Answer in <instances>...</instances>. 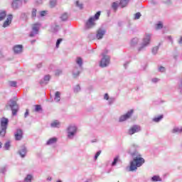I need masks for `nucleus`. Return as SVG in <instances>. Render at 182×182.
<instances>
[{
	"instance_id": "obj_1",
	"label": "nucleus",
	"mask_w": 182,
	"mask_h": 182,
	"mask_svg": "<svg viewBox=\"0 0 182 182\" xmlns=\"http://www.w3.org/2000/svg\"><path fill=\"white\" fill-rule=\"evenodd\" d=\"M144 163V159L140 157V156H136L132 162H131L130 165V170L131 171H134V170H136L137 167H140L141 164Z\"/></svg>"
},
{
	"instance_id": "obj_2",
	"label": "nucleus",
	"mask_w": 182,
	"mask_h": 182,
	"mask_svg": "<svg viewBox=\"0 0 182 182\" xmlns=\"http://www.w3.org/2000/svg\"><path fill=\"white\" fill-rule=\"evenodd\" d=\"M100 16V11H98L95 15V18L90 17L86 23V25H85L86 28L87 29H89L90 28H93V26H95L96 25V23H95V21H97V19H99Z\"/></svg>"
},
{
	"instance_id": "obj_3",
	"label": "nucleus",
	"mask_w": 182,
	"mask_h": 182,
	"mask_svg": "<svg viewBox=\"0 0 182 182\" xmlns=\"http://www.w3.org/2000/svg\"><path fill=\"white\" fill-rule=\"evenodd\" d=\"M9 120L8 119L3 117L1 120V130L0 131V136H5V134L6 133V127L8 126Z\"/></svg>"
},
{
	"instance_id": "obj_4",
	"label": "nucleus",
	"mask_w": 182,
	"mask_h": 182,
	"mask_svg": "<svg viewBox=\"0 0 182 182\" xmlns=\"http://www.w3.org/2000/svg\"><path fill=\"white\" fill-rule=\"evenodd\" d=\"M7 105L10 106L12 110L13 116H15L16 113H18V109H19L18 105L16 104V102L11 100Z\"/></svg>"
},
{
	"instance_id": "obj_5",
	"label": "nucleus",
	"mask_w": 182,
	"mask_h": 182,
	"mask_svg": "<svg viewBox=\"0 0 182 182\" xmlns=\"http://www.w3.org/2000/svg\"><path fill=\"white\" fill-rule=\"evenodd\" d=\"M110 62V58L109 55H105V53H102V58L100 61V65L101 68H106L107 65H109Z\"/></svg>"
},
{
	"instance_id": "obj_6",
	"label": "nucleus",
	"mask_w": 182,
	"mask_h": 182,
	"mask_svg": "<svg viewBox=\"0 0 182 182\" xmlns=\"http://www.w3.org/2000/svg\"><path fill=\"white\" fill-rule=\"evenodd\" d=\"M151 38V36L150 34H146L145 37L144 38L142 46L141 48H139V50H141L143 48H146V46H148L149 43H150V38Z\"/></svg>"
},
{
	"instance_id": "obj_7",
	"label": "nucleus",
	"mask_w": 182,
	"mask_h": 182,
	"mask_svg": "<svg viewBox=\"0 0 182 182\" xmlns=\"http://www.w3.org/2000/svg\"><path fill=\"white\" fill-rule=\"evenodd\" d=\"M68 137L69 139H72L73 136H75V134L76 133L77 128L75 126H70L68 127Z\"/></svg>"
},
{
	"instance_id": "obj_8",
	"label": "nucleus",
	"mask_w": 182,
	"mask_h": 182,
	"mask_svg": "<svg viewBox=\"0 0 182 182\" xmlns=\"http://www.w3.org/2000/svg\"><path fill=\"white\" fill-rule=\"evenodd\" d=\"M39 28H41V24L39 23H35L33 25V31L30 33V36L33 37L35 36L38 33V31H39Z\"/></svg>"
},
{
	"instance_id": "obj_9",
	"label": "nucleus",
	"mask_w": 182,
	"mask_h": 182,
	"mask_svg": "<svg viewBox=\"0 0 182 182\" xmlns=\"http://www.w3.org/2000/svg\"><path fill=\"white\" fill-rule=\"evenodd\" d=\"M141 129L138 125L133 126L129 130V134H134V133H137L138 132H140Z\"/></svg>"
},
{
	"instance_id": "obj_10",
	"label": "nucleus",
	"mask_w": 182,
	"mask_h": 182,
	"mask_svg": "<svg viewBox=\"0 0 182 182\" xmlns=\"http://www.w3.org/2000/svg\"><path fill=\"white\" fill-rule=\"evenodd\" d=\"M132 114H133V109L129 111L126 114L122 115L119 118V122H124V120H127V119H129Z\"/></svg>"
},
{
	"instance_id": "obj_11",
	"label": "nucleus",
	"mask_w": 182,
	"mask_h": 182,
	"mask_svg": "<svg viewBox=\"0 0 182 182\" xmlns=\"http://www.w3.org/2000/svg\"><path fill=\"white\" fill-rule=\"evenodd\" d=\"M22 6V1L21 0H16L14 1L12 3V7L14 8V9H18V8H19V6Z\"/></svg>"
},
{
	"instance_id": "obj_12",
	"label": "nucleus",
	"mask_w": 182,
	"mask_h": 182,
	"mask_svg": "<svg viewBox=\"0 0 182 182\" xmlns=\"http://www.w3.org/2000/svg\"><path fill=\"white\" fill-rule=\"evenodd\" d=\"M106 31L105 29L100 28L97 32V38L102 39Z\"/></svg>"
},
{
	"instance_id": "obj_13",
	"label": "nucleus",
	"mask_w": 182,
	"mask_h": 182,
	"mask_svg": "<svg viewBox=\"0 0 182 182\" xmlns=\"http://www.w3.org/2000/svg\"><path fill=\"white\" fill-rule=\"evenodd\" d=\"M23 133L21 129H17L16 132L15 133V138L16 140H21L22 139Z\"/></svg>"
},
{
	"instance_id": "obj_14",
	"label": "nucleus",
	"mask_w": 182,
	"mask_h": 182,
	"mask_svg": "<svg viewBox=\"0 0 182 182\" xmlns=\"http://www.w3.org/2000/svg\"><path fill=\"white\" fill-rule=\"evenodd\" d=\"M12 22V15H9L6 19V21L4 23L3 27L6 28V26H9V24Z\"/></svg>"
},
{
	"instance_id": "obj_15",
	"label": "nucleus",
	"mask_w": 182,
	"mask_h": 182,
	"mask_svg": "<svg viewBox=\"0 0 182 182\" xmlns=\"http://www.w3.org/2000/svg\"><path fill=\"white\" fill-rule=\"evenodd\" d=\"M14 51L15 53H21L22 52V45H18L14 46Z\"/></svg>"
},
{
	"instance_id": "obj_16",
	"label": "nucleus",
	"mask_w": 182,
	"mask_h": 182,
	"mask_svg": "<svg viewBox=\"0 0 182 182\" xmlns=\"http://www.w3.org/2000/svg\"><path fill=\"white\" fill-rule=\"evenodd\" d=\"M127 4H129V0H121L119 3L122 8H124V6L127 5Z\"/></svg>"
},
{
	"instance_id": "obj_17",
	"label": "nucleus",
	"mask_w": 182,
	"mask_h": 182,
	"mask_svg": "<svg viewBox=\"0 0 182 182\" xmlns=\"http://www.w3.org/2000/svg\"><path fill=\"white\" fill-rule=\"evenodd\" d=\"M54 100L55 102H60V92H55V97Z\"/></svg>"
},
{
	"instance_id": "obj_18",
	"label": "nucleus",
	"mask_w": 182,
	"mask_h": 182,
	"mask_svg": "<svg viewBox=\"0 0 182 182\" xmlns=\"http://www.w3.org/2000/svg\"><path fill=\"white\" fill-rule=\"evenodd\" d=\"M58 141V139L56 138H51L47 141V144H53V143H56Z\"/></svg>"
},
{
	"instance_id": "obj_19",
	"label": "nucleus",
	"mask_w": 182,
	"mask_h": 182,
	"mask_svg": "<svg viewBox=\"0 0 182 182\" xmlns=\"http://www.w3.org/2000/svg\"><path fill=\"white\" fill-rule=\"evenodd\" d=\"M6 16V12L2 11L0 13V21H4Z\"/></svg>"
},
{
	"instance_id": "obj_20",
	"label": "nucleus",
	"mask_w": 182,
	"mask_h": 182,
	"mask_svg": "<svg viewBox=\"0 0 182 182\" xmlns=\"http://www.w3.org/2000/svg\"><path fill=\"white\" fill-rule=\"evenodd\" d=\"M76 63L79 65V66H82V64L83 63V60L80 57H77L76 59Z\"/></svg>"
},
{
	"instance_id": "obj_21",
	"label": "nucleus",
	"mask_w": 182,
	"mask_h": 182,
	"mask_svg": "<svg viewBox=\"0 0 182 182\" xmlns=\"http://www.w3.org/2000/svg\"><path fill=\"white\" fill-rule=\"evenodd\" d=\"M137 42H139L137 38H133L131 41V46H136V45H137Z\"/></svg>"
},
{
	"instance_id": "obj_22",
	"label": "nucleus",
	"mask_w": 182,
	"mask_h": 182,
	"mask_svg": "<svg viewBox=\"0 0 182 182\" xmlns=\"http://www.w3.org/2000/svg\"><path fill=\"white\" fill-rule=\"evenodd\" d=\"M59 126H60V124L58 121H54L51 123V127H59Z\"/></svg>"
},
{
	"instance_id": "obj_23",
	"label": "nucleus",
	"mask_w": 182,
	"mask_h": 182,
	"mask_svg": "<svg viewBox=\"0 0 182 182\" xmlns=\"http://www.w3.org/2000/svg\"><path fill=\"white\" fill-rule=\"evenodd\" d=\"M20 156L23 157L26 154V148H23L21 151H19Z\"/></svg>"
},
{
	"instance_id": "obj_24",
	"label": "nucleus",
	"mask_w": 182,
	"mask_h": 182,
	"mask_svg": "<svg viewBox=\"0 0 182 182\" xmlns=\"http://www.w3.org/2000/svg\"><path fill=\"white\" fill-rule=\"evenodd\" d=\"M152 181H161V178L159 176H154L151 178Z\"/></svg>"
},
{
	"instance_id": "obj_25",
	"label": "nucleus",
	"mask_w": 182,
	"mask_h": 182,
	"mask_svg": "<svg viewBox=\"0 0 182 182\" xmlns=\"http://www.w3.org/2000/svg\"><path fill=\"white\" fill-rule=\"evenodd\" d=\"M121 162L122 161H120V159H119V156H117L114 159V161L112 162V166H116V164H117V162Z\"/></svg>"
},
{
	"instance_id": "obj_26",
	"label": "nucleus",
	"mask_w": 182,
	"mask_h": 182,
	"mask_svg": "<svg viewBox=\"0 0 182 182\" xmlns=\"http://www.w3.org/2000/svg\"><path fill=\"white\" fill-rule=\"evenodd\" d=\"M181 132H182V127H181L180 129L176 127L173 129V133H181Z\"/></svg>"
},
{
	"instance_id": "obj_27",
	"label": "nucleus",
	"mask_w": 182,
	"mask_h": 182,
	"mask_svg": "<svg viewBox=\"0 0 182 182\" xmlns=\"http://www.w3.org/2000/svg\"><path fill=\"white\" fill-rule=\"evenodd\" d=\"M68 18V14H63L62 16H61V19L63 21H66Z\"/></svg>"
},
{
	"instance_id": "obj_28",
	"label": "nucleus",
	"mask_w": 182,
	"mask_h": 182,
	"mask_svg": "<svg viewBox=\"0 0 182 182\" xmlns=\"http://www.w3.org/2000/svg\"><path fill=\"white\" fill-rule=\"evenodd\" d=\"M163 119V115H160L158 117H155L154 119V122H158L159 121Z\"/></svg>"
},
{
	"instance_id": "obj_29",
	"label": "nucleus",
	"mask_w": 182,
	"mask_h": 182,
	"mask_svg": "<svg viewBox=\"0 0 182 182\" xmlns=\"http://www.w3.org/2000/svg\"><path fill=\"white\" fill-rule=\"evenodd\" d=\"M163 28V23L159 22L158 24H156V29H161Z\"/></svg>"
},
{
	"instance_id": "obj_30",
	"label": "nucleus",
	"mask_w": 182,
	"mask_h": 182,
	"mask_svg": "<svg viewBox=\"0 0 182 182\" xmlns=\"http://www.w3.org/2000/svg\"><path fill=\"white\" fill-rule=\"evenodd\" d=\"M6 150H9V147H11V143L9 141L6 142L4 145Z\"/></svg>"
},
{
	"instance_id": "obj_31",
	"label": "nucleus",
	"mask_w": 182,
	"mask_h": 182,
	"mask_svg": "<svg viewBox=\"0 0 182 182\" xmlns=\"http://www.w3.org/2000/svg\"><path fill=\"white\" fill-rule=\"evenodd\" d=\"M9 85H10V86H11L12 87H16V82H15V81H11V82H9Z\"/></svg>"
},
{
	"instance_id": "obj_32",
	"label": "nucleus",
	"mask_w": 182,
	"mask_h": 182,
	"mask_svg": "<svg viewBox=\"0 0 182 182\" xmlns=\"http://www.w3.org/2000/svg\"><path fill=\"white\" fill-rule=\"evenodd\" d=\"M48 14V11H43L40 12V15L41 16H46Z\"/></svg>"
},
{
	"instance_id": "obj_33",
	"label": "nucleus",
	"mask_w": 182,
	"mask_h": 182,
	"mask_svg": "<svg viewBox=\"0 0 182 182\" xmlns=\"http://www.w3.org/2000/svg\"><path fill=\"white\" fill-rule=\"evenodd\" d=\"M31 16L35 18L36 16V9H33L31 13Z\"/></svg>"
},
{
	"instance_id": "obj_34",
	"label": "nucleus",
	"mask_w": 182,
	"mask_h": 182,
	"mask_svg": "<svg viewBox=\"0 0 182 182\" xmlns=\"http://www.w3.org/2000/svg\"><path fill=\"white\" fill-rule=\"evenodd\" d=\"M157 50H159V47H154L152 49V53H154V55H156V53H157Z\"/></svg>"
},
{
	"instance_id": "obj_35",
	"label": "nucleus",
	"mask_w": 182,
	"mask_h": 182,
	"mask_svg": "<svg viewBox=\"0 0 182 182\" xmlns=\"http://www.w3.org/2000/svg\"><path fill=\"white\" fill-rule=\"evenodd\" d=\"M40 110H42V107L41 105H36V112H40Z\"/></svg>"
},
{
	"instance_id": "obj_36",
	"label": "nucleus",
	"mask_w": 182,
	"mask_h": 182,
	"mask_svg": "<svg viewBox=\"0 0 182 182\" xmlns=\"http://www.w3.org/2000/svg\"><path fill=\"white\" fill-rule=\"evenodd\" d=\"M76 5H77V6H78V8H80V9H82V8H83V4H79V1H77V2H76Z\"/></svg>"
},
{
	"instance_id": "obj_37",
	"label": "nucleus",
	"mask_w": 182,
	"mask_h": 182,
	"mask_svg": "<svg viewBox=\"0 0 182 182\" xmlns=\"http://www.w3.org/2000/svg\"><path fill=\"white\" fill-rule=\"evenodd\" d=\"M60 42H62V38H59V39L57 41V43H56V48H59V45H60Z\"/></svg>"
},
{
	"instance_id": "obj_38",
	"label": "nucleus",
	"mask_w": 182,
	"mask_h": 182,
	"mask_svg": "<svg viewBox=\"0 0 182 182\" xmlns=\"http://www.w3.org/2000/svg\"><path fill=\"white\" fill-rule=\"evenodd\" d=\"M101 153H102V151H99L97 152V154H95V160H97V157H99V156H100Z\"/></svg>"
},
{
	"instance_id": "obj_39",
	"label": "nucleus",
	"mask_w": 182,
	"mask_h": 182,
	"mask_svg": "<svg viewBox=\"0 0 182 182\" xmlns=\"http://www.w3.org/2000/svg\"><path fill=\"white\" fill-rule=\"evenodd\" d=\"M140 16H141V14L140 13H136L135 14V19H139L140 18Z\"/></svg>"
},
{
	"instance_id": "obj_40",
	"label": "nucleus",
	"mask_w": 182,
	"mask_h": 182,
	"mask_svg": "<svg viewBox=\"0 0 182 182\" xmlns=\"http://www.w3.org/2000/svg\"><path fill=\"white\" fill-rule=\"evenodd\" d=\"M50 79V76H49V75H46V76L44 77V80H45L46 82L49 81Z\"/></svg>"
},
{
	"instance_id": "obj_41",
	"label": "nucleus",
	"mask_w": 182,
	"mask_h": 182,
	"mask_svg": "<svg viewBox=\"0 0 182 182\" xmlns=\"http://www.w3.org/2000/svg\"><path fill=\"white\" fill-rule=\"evenodd\" d=\"M50 6H55V5H56V1H51L50 2Z\"/></svg>"
},
{
	"instance_id": "obj_42",
	"label": "nucleus",
	"mask_w": 182,
	"mask_h": 182,
	"mask_svg": "<svg viewBox=\"0 0 182 182\" xmlns=\"http://www.w3.org/2000/svg\"><path fill=\"white\" fill-rule=\"evenodd\" d=\"M80 90V87L79 85H77L74 89V92H79Z\"/></svg>"
},
{
	"instance_id": "obj_43",
	"label": "nucleus",
	"mask_w": 182,
	"mask_h": 182,
	"mask_svg": "<svg viewBox=\"0 0 182 182\" xmlns=\"http://www.w3.org/2000/svg\"><path fill=\"white\" fill-rule=\"evenodd\" d=\"M112 8H113V9H117V3L114 2L112 4Z\"/></svg>"
},
{
	"instance_id": "obj_44",
	"label": "nucleus",
	"mask_w": 182,
	"mask_h": 182,
	"mask_svg": "<svg viewBox=\"0 0 182 182\" xmlns=\"http://www.w3.org/2000/svg\"><path fill=\"white\" fill-rule=\"evenodd\" d=\"M73 75H74V76H77V75H79V71H77V72L76 73V70H73Z\"/></svg>"
},
{
	"instance_id": "obj_45",
	"label": "nucleus",
	"mask_w": 182,
	"mask_h": 182,
	"mask_svg": "<svg viewBox=\"0 0 182 182\" xmlns=\"http://www.w3.org/2000/svg\"><path fill=\"white\" fill-rule=\"evenodd\" d=\"M165 70H166V68L164 67L159 68V71L160 72H164Z\"/></svg>"
},
{
	"instance_id": "obj_46",
	"label": "nucleus",
	"mask_w": 182,
	"mask_h": 182,
	"mask_svg": "<svg viewBox=\"0 0 182 182\" xmlns=\"http://www.w3.org/2000/svg\"><path fill=\"white\" fill-rule=\"evenodd\" d=\"M152 82H154V83H156V82H159V79L154 78V79H152Z\"/></svg>"
},
{
	"instance_id": "obj_47",
	"label": "nucleus",
	"mask_w": 182,
	"mask_h": 182,
	"mask_svg": "<svg viewBox=\"0 0 182 182\" xmlns=\"http://www.w3.org/2000/svg\"><path fill=\"white\" fill-rule=\"evenodd\" d=\"M105 100H109V95L105 94Z\"/></svg>"
},
{
	"instance_id": "obj_48",
	"label": "nucleus",
	"mask_w": 182,
	"mask_h": 182,
	"mask_svg": "<svg viewBox=\"0 0 182 182\" xmlns=\"http://www.w3.org/2000/svg\"><path fill=\"white\" fill-rule=\"evenodd\" d=\"M28 114H29V111H28V109H27L24 114L25 117H26L28 116Z\"/></svg>"
},
{
	"instance_id": "obj_49",
	"label": "nucleus",
	"mask_w": 182,
	"mask_h": 182,
	"mask_svg": "<svg viewBox=\"0 0 182 182\" xmlns=\"http://www.w3.org/2000/svg\"><path fill=\"white\" fill-rule=\"evenodd\" d=\"M37 67L38 68V69L40 68H42V64H38V65H37Z\"/></svg>"
},
{
	"instance_id": "obj_50",
	"label": "nucleus",
	"mask_w": 182,
	"mask_h": 182,
	"mask_svg": "<svg viewBox=\"0 0 182 182\" xmlns=\"http://www.w3.org/2000/svg\"><path fill=\"white\" fill-rule=\"evenodd\" d=\"M60 73H62V71H59V73H58V72H57V73H55V75H59Z\"/></svg>"
},
{
	"instance_id": "obj_51",
	"label": "nucleus",
	"mask_w": 182,
	"mask_h": 182,
	"mask_svg": "<svg viewBox=\"0 0 182 182\" xmlns=\"http://www.w3.org/2000/svg\"><path fill=\"white\" fill-rule=\"evenodd\" d=\"M179 43H182V37L180 38Z\"/></svg>"
},
{
	"instance_id": "obj_52",
	"label": "nucleus",
	"mask_w": 182,
	"mask_h": 182,
	"mask_svg": "<svg viewBox=\"0 0 182 182\" xmlns=\"http://www.w3.org/2000/svg\"><path fill=\"white\" fill-rule=\"evenodd\" d=\"M2 147V144L0 142V149Z\"/></svg>"
},
{
	"instance_id": "obj_53",
	"label": "nucleus",
	"mask_w": 182,
	"mask_h": 182,
	"mask_svg": "<svg viewBox=\"0 0 182 182\" xmlns=\"http://www.w3.org/2000/svg\"><path fill=\"white\" fill-rule=\"evenodd\" d=\"M57 182H62V181H57Z\"/></svg>"
},
{
	"instance_id": "obj_54",
	"label": "nucleus",
	"mask_w": 182,
	"mask_h": 182,
	"mask_svg": "<svg viewBox=\"0 0 182 182\" xmlns=\"http://www.w3.org/2000/svg\"><path fill=\"white\" fill-rule=\"evenodd\" d=\"M24 2H26V0H24Z\"/></svg>"
}]
</instances>
